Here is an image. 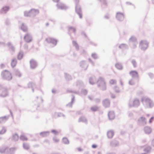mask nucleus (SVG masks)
<instances>
[{"instance_id":"obj_58","label":"nucleus","mask_w":154,"mask_h":154,"mask_svg":"<svg viewBox=\"0 0 154 154\" xmlns=\"http://www.w3.org/2000/svg\"><path fill=\"white\" fill-rule=\"evenodd\" d=\"M142 93H143V92L141 91V92H140V94H141Z\"/></svg>"},{"instance_id":"obj_40","label":"nucleus","mask_w":154,"mask_h":154,"mask_svg":"<svg viewBox=\"0 0 154 154\" xmlns=\"http://www.w3.org/2000/svg\"><path fill=\"white\" fill-rule=\"evenodd\" d=\"M149 75L150 78L152 79L154 78V75L153 74L149 73Z\"/></svg>"},{"instance_id":"obj_16","label":"nucleus","mask_w":154,"mask_h":154,"mask_svg":"<svg viewBox=\"0 0 154 154\" xmlns=\"http://www.w3.org/2000/svg\"><path fill=\"white\" fill-rule=\"evenodd\" d=\"M30 63L31 67L32 69L34 68L37 65L36 62L33 60H32L30 61Z\"/></svg>"},{"instance_id":"obj_14","label":"nucleus","mask_w":154,"mask_h":154,"mask_svg":"<svg viewBox=\"0 0 154 154\" xmlns=\"http://www.w3.org/2000/svg\"><path fill=\"white\" fill-rule=\"evenodd\" d=\"M144 131L146 134H149L151 132L152 129L149 127H145L144 128Z\"/></svg>"},{"instance_id":"obj_5","label":"nucleus","mask_w":154,"mask_h":154,"mask_svg":"<svg viewBox=\"0 0 154 154\" xmlns=\"http://www.w3.org/2000/svg\"><path fill=\"white\" fill-rule=\"evenodd\" d=\"M148 43L146 40L141 41L140 43L139 47L142 50H145L147 48Z\"/></svg>"},{"instance_id":"obj_18","label":"nucleus","mask_w":154,"mask_h":154,"mask_svg":"<svg viewBox=\"0 0 154 154\" xmlns=\"http://www.w3.org/2000/svg\"><path fill=\"white\" fill-rule=\"evenodd\" d=\"M9 9L8 7L5 6L1 10V12L2 13H5Z\"/></svg>"},{"instance_id":"obj_9","label":"nucleus","mask_w":154,"mask_h":154,"mask_svg":"<svg viewBox=\"0 0 154 154\" xmlns=\"http://www.w3.org/2000/svg\"><path fill=\"white\" fill-rule=\"evenodd\" d=\"M24 38L27 42H31L32 40L31 37L28 34H27L25 35Z\"/></svg>"},{"instance_id":"obj_56","label":"nucleus","mask_w":154,"mask_h":154,"mask_svg":"<svg viewBox=\"0 0 154 154\" xmlns=\"http://www.w3.org/2000/svg\"><path fill=\"white\" fill-rule=\"evenodd\" d=\"M152 3L154 4V0H152Z\"/></svg>"},{"instance_id":"obj_11","label":"nucleus","mask_w":154,"mask_h":154,"mask_svg":"<svg viewBox=\"0 0 154 154\" xmlns=\"http://www.w3.org/2000/svg\"><path fill=\"white\" fill-rule=\"evenodd\" d=\"M108 115L110 120H113L115 118V114L113 111H109L108 113Z\"/></svg>"},{"instance_id":"obj_53","label":"nucleus","mask_w":154,"mask_h":154,"mask_svg":"<svg viewBox=\"0 0 154 154\" xmlns=\"http://www.w3.org/2000/svg\"><path fill=\"white\" fill-rule=\"evenodd\" d=\"M55 141L56 142H57L59 141V140L58 139H57V140H55Z\"/></svg>"},{"instance_id":"obj_7","label":"nucleus","mask_w":154,"mask_h":154,"mask_svg":"<svg viewBox=\"0 0 154 154\" xmlns=\"http://www.w3.org/2000/svg\"><path fill=\"white\" fill-rule=\"evenodd\" d=\"M116 17L118 20L122 21L124 19V15L122 13L118 12L116 13Z\"/></svg>"},{"instance_id":"obj_17","label":"nucleus","mask_w":154,"mask_h":154,"mask_svg":"<svg viewBox=\"0 0 154 154\" xmlns=\"http://www.w3.org/2000/svg\"><path fill=\"white\" fill-rule=\"evenodd\" d=\"M119 48L120 49H125L128 48V46L126 44H122L119 45Z\"/></svg>"},{"instance_id":"obj_41","label":"nucleus","mask_w":154,"mask_h":154,"mask_svg":"<svg viewBox=\"0 0 154 154\" xmlns=\"http://www.w3.org/2000/svg\"><path fill=\"white\" fill-rule=\"evenodd\" d=\"M90 83L92 84L94 83V82L93 81V80L92 79H90Z\"/></svg>"},{"instance_id":"obj_21","label":"nucleus","mask_w":154,"mask_h":154,"mask_svg":"<svg viewBox=\"0 0 154 154\" xmlns=\"http://www.w3.org/2000/svg\"><path fill=\"white\" fill-rule=\"evenodd\" d=\"M17 61L16 59H13L11 62V65L13 67H15L17 64Z\"/></svg>"},{"instance_id":"obj_6","label":"nucleus","mask_w":154,"mask_h":154,"mask_svg":"<svg viewBox=\"0 0 154 154\" xmlns=\"http://www.w3.org/2000/svg\"><path fill=\"white\" fill-rule=\"evenodd\" d=\"M147 122L144 116L140 117L138 119V123L140 125L143 126L145 125Z\"/></svg>"},{"instance_id":"obj_51","label":"nucleus","mask_w":154,"mask_h":154,"mask_svg":"<svg viewBox=\"0 0 154 154\" xmlns=\"http://www.w3.org/2000/svg\"><path fill=\"white\" fill-rule=\"evenodd\" d=\"M97 102H100V100H99V99H97Z\"/></svg>"},{"instance_id":"obj_20","label":"nucleus","mask_w":154,"mask_h":154,"mask_svg":"<svg viewBox=\"0 0 154 154\" xmlns=\"http://www.w3.org/2000/svg\"><path fill=\"white\" fill-rule=\"evenodd\" d=\"M57 6L58 8L59 9H63L65 8V6L62 3H58L57 5Z\"/></svg>"},{"instance_id":"obj_29","label":"nucleus","mask_w":154,"mask_h":154,"mask_svg":"<svg viewBox=\"0 0 154 154\" xmlns=\"http://www.w3.org/2000/svg\"><path fill=\"white\" fill-rule=\"evenodd\" d=\"M7 120V119L6 117H3L0 118V123L5 122Z\"/></svg>"},{"instance_id":"obj_60","label":"nucleus","mask_w":154,"mask_h":154,"mask_svg":"<svg viewBox=\"0 0 154 154\" xmlns=\"http://www.w3.org/2000/svg\"><path fill=\"white\" fill-rule=\"evenodd\" d=\"M106 154H110V153H107Z\"/></svg>"},{"instance_id":"obj_2","label":"nucleus","mask_w":154,"mask_h":154,"mask_svg":"<svg viewBox=\"0 0 154 154\" xmlns=\"http://www.w3.org/2000/svg\"><path fill=\"white\" fill-rule=\"evenodd\" d=\"M128 107H137L140 105V101L137 98L130 100L128 103Z\"/></svg>"},{"instance_id":"obj_49","label":"nucleus","mask_w":154,"mask_h":154,"mask_svg":"<svg viewBox=\"0 0 154 154\" xmlns=\"http://www.w3.org/2000/svg\"><path fill=\"white\" fill-rule=\"evenodd\" d=\"M52 132L53 133H56L57 132V131L56 130H53L52 131Z\"/></svg>"},{"instance_id":"obj_54","label":"nucleus","mask_w":154,"mask_h":154,"mask_svg":"<svg viewBox=\"0 0 154 154\" xmlns=\"http://www.w3.org/2000/svg\"><path fill=\"white\" fill-rule=\"evenodd\" d=\"M46 26H48L49 25V24L48 23H47L46 24Z\"/></svg>"},{"instance_id":"obj_62","label":"nucleus","mask_w":154,"mask_h":154,"mask_svg":"<svg viewBox=\"0 0 154 154\" xmlns=\"http://www.w3.org/2000/svg\"><path fill=\"white\" fill-rule=\"evenodd\" d=\"M33 11V10L32 11H31V12H32Z\"/></svg>"},{"instance_id":"obj_12","label":"nucleus","mask_w":154,"mask_h":154,"mask_svg":"<svg viewBox=\"0 0 154 154\" xmlns=\"http://www.w3.org/2000/svg\"><path fill=\"white\" fill-rule=\"evenodd\" d=\"M130 74L132 77V78L134 79L135 78H138V75L137 72L135 71H133L130 72Z\"/></svg>"},{"instance_id":"obj_57","label":"nucleus","mask_w":154,"mask_h":154,"mask_svg":"<svg viewBox=\"0 0 154 154\" xmlns=\"http://www.w3.org/2000/svg\"><path fill=\"white\" fill-rule=\"evenodd\" d=\"M98 154H101V153L100 152H99L98 153Z\"/></svg>"},{"instance_id":"obj_19","label":"nucleus","mask_w":154,"mask_h":154,"mask_svg":"<svg viewBox=\"0 0 154 154\" xmlns=\"http://www.w3.org/2000/svg\"><path fill=\"white\" fill-rule=\"evenodd\" d=\"M110 145L111 146L113 147L116 146L118 145L119 143L117 141L113 140L111 142Z\"/></svg>"},{"instance_id":"obj_30","label":"nucleus","mask_w":154,"mask_h":154,"mask_svg":"<svg viewBox=\"0 0 154 154\" xmlns=\"http://www.w3.org/2000/svg\"><path fill=\"white\" fill-rule=\"evenodd\" d=\"M6 131V130L5 128H3L2 130L0 131V134H4Z\"/></svg>"},{"instance_id":"obj_22","label":"nucleus","mask_w":154,"mask_h":154,"mask_svg":"<svg viewBox=\"0 0 154 154\" xmlns=\"http://www.w3.org/2000/svg\"><path fill=\"white\" fill-rule=\"evenodd\" d=\"M116 67L119 70L122 69L123 68V66L120 63H117L115 65Z\"/></svg>"},{"instance_id":"obj_43","label":"nucleus","mask_w":154,"mask_h":154,"mask_svg":"<svg viewBox=\"0 0 154 154\" xmlns=\"http://www.w3.org/2000/svg\"><path fill=\"white\" fill-rule=\"evenodd\" d=\"M111 97L113 98H115V95L113 94H111Z\"/></svg>"},{"instance_id":"obj_61","label":"nucleus","mask_w":154,"mask_h":154,"mask_svg":"<svg viewBox=\"0 0 154 154\" xmlns=\"http://www.w3.org/2000/svg\"><path fill=\"white\" fill-rule=\"evenodd\" d=\"M97 111L98 110V109H97Z\"/></svg>"},{"instance_id":"obj_4","label":"nucleus","mask_w":154,"mask_h":154,"mask_svg":"<svg viewBox=\"0 0 154 154\" xmlns=\"http://www.w3.org/2000/svg\"><path fill=\"white\" fill-rule=\"evenodd\" d=\"M97 85L100 89L103 90L106 89V86L105 82L104 79L102 77H100L97 81Z\"/></svg>"},{"instance_id":"obj_31","label":"nucleus","mask_w":154,"mask_h":154,"mask_svg":"<svg viewBox=\"0 0 154 154\" xmlns=\"http://www.w3.org/2000/svg\"><path fill=\"white\" fill-rule=\"evenodd\" d=\"M69 30L70 31H72V32H75L76 29L75 28L72 27H69Z\"/></svg>"},{"instance_id":"obj_33","label":"nucleus","mask_w":154,"mask_h":154,"mask_svg":"<svg viewBox=\"0 0 154 154\" xmlns=\"http://www.w3.org/2000/svg\"><path fill=\"white\" fill-rule=\"evenodd\" d=\"M18 138V136L17 134H15L13 136V139L14 140H17Z\"/></svg>"},{"instance_id":"obj_39","label":"nucleus","mask_w":154,"mask_h":154,"mask_svg":"<svg viewBox=\"0 0 154 154\" xmlns=\"http://www.w3.org/2000/svg\"><path fill=\"white\" fill-rule=\"evenodd\" d=\"M133 45L131 46V47L132 48L134 49L136 48L137 45V44H136V43H133Z\"/></svg>"},{"instance_id":"obj_32","label":"nucleus","mask_w":154,"mask_h":154,"mask_svg":"<svg viewBox=\"0 0 154 154\" xmlns=\"http://www.w3.org/2000/svg\"><path fill=\"white\" fill-rule=\"evenodd\" d=\"M99 1L101 3L104 5H107V2L106 0H99Z\"/></svg>"},{"instance_id":"obj_46","label":"nucleus","mask_w":154,"mask_h":154,"mask_svg":"<svg viewBox=\"0 0 154 154\" xmlns=\"http://www.w3.org/2000/svg\"><path fill=\"white\" fill-rule=\"evenodd\" d=\"M91 109L93 111H94L96 110V108H95V107H92L91 108Z\"/></svg>"},{"instance_id":"obj_55","label":"nucleus","mask_w":154,"mask_h":154,"mask_svg":"<svg viewBox=\"0 0 154 154\" xmlns=\"http://www.w3.org/2000/svg\"><path fill=\"white\" fill-rule=\"evenodd\" d=\"M54 41L55 43V44H56L57 43V41L56 40H54Z\"/></svg>"},{"instance_id":"obj_34","label":"nucleus","mask_w":154,"mask_h":154,"mask_svg":"<svg viewBox=\"0 0 154 154\" xmlns=\"http://www.w3.org/2000/svg\"><path fill=\"white\" fill-rule=\"evenodd\" d=\"M131 63H132V64H133V66L134 67H135L136 66L137 63H136V61L134 60H132L131 61Z\"/></svg>"},{"instance_id":"obj_27","label":"nucleus","mask_w":154,"mask_h":154,"mask_svg":"<svg viewBox=\"0 0 154 154\" xmlns=\"http://www.w3.org/2000/svg\"><path fill=\"white\" fill-rule=\"evenodd\" d=\"M109 83L111 85H114L116 83V81L115 79H111L109 80Z\"/></svg>"},{"instance_id":"obj_1","label":"nucleus","mask_w":154,"mask_h":154,"mask_svg":"<svg viewBox=\"0 0 154 154\" xmlns=\"http://www.w3.org/2000/svg\"><path fill=\"white\" fill-rule=\"evenodd\" d=\"M141 101L143 105L146 108H151L154 105L152 101L149 98L146 97H143Z\"/></svg>"},{"instance_id":"obj_47","label":"nucleus","mask_w":154,"mask_h":154,"mask_svg":"<svg viewBox=\"0 0 154 154\" xmlns=\"http://www.w3.org/2000/svg\"><path fill=\"white\" fill-rule=\"evenodd\" d=\"M120 83L121 85H123V82H122V80H120Z\"/></svg>"},{"instance_id":"obj_36","label":"nucleus","mask_w":154,"mask_h":154,"mask_svg":"<svg viewBox=\"0 0 154 154\" xmlns=\"http://www.w3.org/2000/svg\"><path fill=\"white\" fill-rule=\"evenodd\" d=\"M128 116L130 117H132L133 116V113L131 112H128Z\"/></svg>"},{"instance_id":"obj_23","label":"nucleus","mask_w":154,"mask_h":154,"mask_svg":"<svg viewBox=\"0 0 154 154\" xmlns=\"http://www.w3.org/2000/svg\"><path fill=\"white\" fill-rule=\"evenodd\" d=\"M135 82L134 79L132 78L129 81L128 83L130 85H133L135 84Z\"/></svg>"},{"instance_id":"obj_26","label":"nucleus","mask_w":154,"mask_h":154,"mask_svg":"<svg viewBox=\"0 0 154 154\" xmlns=\"http://www.w3.org/2000/svg\"><path fill=\"white\" fill-rule=\"evenodd\" d=\"M62 142L63 143L66 144H68L69 143L68 139L66 138H63L62 140Z\"/></svg>"},{"instance_id":"obj_8","label":"nucleus","mask_w":154,"mask_h":154,"mask_svg":"<svg viewBox=\"0 0 154 154\" xmlns=\"http://www.w3.org/2000/svg\"><path fill=\"white\" fill-rule=\"evenodd\" d=\"M1 95L3 97H5L8 95V92L7 89L2 88L0 90Z\"/></svg>"},{"instance_id":"obj_59","label":"nucleus","mask_w":154,"mask_h":154,"mask_svg":"<svg viewBox=\"0 0 154 154\" xmlns=\"http://www.w3.org/2000/svg\"><path fill=\"white\" fill-rule=\"evenodd\" d=\"M149 116V114H148V115H147V116Z\"/></svg>"},{"instance_id":"obj_15","label":"nucleus","mask_w":154,"mask_h":154,"mask_svg":"<svg viewBox=\"0 0 154 154\" xmlns=\"http://www.w3.org/2000/svg\"><path fill=\"white\" fill-rule=\"evenodd\" d=\"M114 132L112 130H109L107 132V136L109 138H111L114 135Z\"/></svg>"},{"instance_id":"obj_28","label":"nucleus","mask_w":154,"mask_h":154,"mask_svg":"<svg viewBox=\"0 0 154 154\" xmlns=\"http://www.w3.org/2000/svg\"><path fill=\"white\" fill-rule=\"evenodd\" d=\"M151 150V147L150 146H147L146 148H144L143 149L144 151L147 152H149Z\"/></svg>"},{"instance_id":"obj_48","label":"nucleus","mask_w":154,"mask_h":154,"mask_svg":"<svg viewBox=\"0 0 154 154\" xmlns=\"http://www.w3.org/2000/svg\"><path fill=\"white\" fill-rule=\"evenodd\" d=\"M92 147L93 148H95L96 147V146L95 145H92Z\"/></svg>"},{"instance_id":"obj_37","label":"nucleus","mask_w":154,"mask_h":154,"mask_svg":"<svg viewBox=\"0 0 154 154\" xmlns=\"http://www.w3.org/2000/svg\"><path fill=\"white\" fill-rule=\"evenodd\" d=\"M115 91L116 92L119 93L120 92V90L118 88L117 86H115Z\"/></svg>"},{"instance_id":"obj_38","label":"nucleus","mask_w":154,"mask_h":154,"mask_svg":"<svg viewBox=\"0 0 154 154\" xmlns=\"http://www.w3.org/2000/svg\"><path fill=\"white\" fill-rule=\"evenodd\" d=\"M23 147L24 149H28L29 148V146L28 145L26 144H23Z\"/></svg>"},{"instance_id":"obj_35","label":"nucleus","mask_w":154,"mask_h":154,"mask_svg":"<svg viewBox=\"0 0 154 154\" xmlns=\"http://www.w3.org/2000/svg\"><path fill=\"white\" fill-rule=\"evenodd\" d=\"M48 134V133L47 132H43L40 133V135L43 137L47 135Z\"/></svg>"},{"instance_id":"obj_44","label":"nucleus","mask_w":154,"mask_h":154,"mask_svg":"<svg viewBox=\"0 0 154 154\" xmlns=\"http://www.w3.org/2000/svg\"><path fill=\"white\" fill-rule=\"evenodd\" d=\"M151 145L154 147V139L152 140L151 142Z\"/></svg>"},{"instance_id":"obj_52","label":"nucleus","mask_w":154,"mask_h":154,"mask_svg":"<svg viewBox=\"0 0 154 154\" xmlns=\"http://www.w3.org/2000/svg\"><path fill=\"white\" fill-rule=\"evenodd\" d=\"M79 17L80 18H82V15L81 14L79 15Z\"/></svg>"},{"instance_id":"obj_24","label":"nucleus","mask_w":154,"mask_h":154,"mask_svg":"<svg viewBox=\"0 0 154 154\" xmlns=\"http://www.w3.org/2000/svg\"><path fill=\"white\" fill-rule=\"evenodd\" d=\"M23 57V53L22 52H20L17 56L18 59L19 60H21Z\"/></svg>"},{"instance_id":"obj_45","label":"nucleus","mask_w":154,"mask_h":154,"mask_svg":"<svg viewBox=\"0 0 154 154\" xmlns=\"http://www.w3.org/2000/svg\"><path fill=\"white\" fill-rule=\"evenodd\" d=\"M153 119V117H152L150 118V120H149V123H151L152 122V119Z\"/></svg>"},{"instance_id":"obj_42","label":"nucleus","mask_w":154,"mask_h":154,"mask_svg":"<svg viewBox=\"0 0 154 154\" xmlns=\"http://www.w3.org/2000/svg\"><path fill=\"white\" fill-rule=\"evenodd\" d=\"M104 17L105 18H106V19H108L109 18V15L106 14L105 16Z\"/></svg>"},{"instance_id":"obj_50","label":"nucleus","mask_w":154,"mask_h":154,"mask_svg":"<svg viewBox=\"0 0 154 154\" xmlns=\"http://www.w3.org/2000/svg\"><path fill=\"white\" fill-rule=\"evenodd\" d=\"M54 2H58L59 0H53Z\"/></svg>"},{"instance_id":"obj_3","label":"nucleus","mask_w":154,"mask_h":154,"mask_svg":"<svg viewBox=\"0 0 154 154\" xmlns=\"http://www.w3.org/2000/svg\"><path fill=\"white\" fill-rule=\"evenodd\" d=\"M1 76L3 79L9 81L12 78V76L11 73L7 70H3L1 73Z\"/></svg>"},{"instance_id":"obj_10","label":"nucleus","mask_w":154,"mask_h":154,"mask_svg":"<svg viewBox=\"0 0 154 154\" xmlns=\"http://www.w3.org/2000/svg\"><path fill=\"white\" fill-rule=\"evenodd\" d=\"M103 104L104 107H108L109 106L110 104V102L109 100L108 99H106L104 100L103 101Z\"/></svg>"},{"instance_id":"obj_25","label":"nucleus","mask_w":154,"mask_h":154,"mask_svg":"<svg viewBox=\"0 0 154 154\" xmlns=\"http://www.w3.org/2000/svg\"><path fill=\"white\" fill-rule=\"evenodd\" d=\"M20 139L23 140H26L28 139L26 136L24 135H22L20 137Z\"/></svg>"},{"instance_id":"obj_13","label":"nucleus","mask_w":154,"mask_h":154,"mask_svg":"<svg viewBox=\"0 0 154 154\" xmlns=\"http://www.w3.org/2000/svg\"><path fill=\"white\" fill-rule=\"evenodd\" d=\"M129 42L130 43H136L138 44V42L137 41V39L134 36H132L129 39Z\"/></svg>"}]
</instances>
